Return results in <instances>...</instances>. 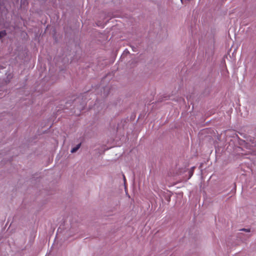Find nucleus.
<instances>
[{"mask_svg":"<svg viewBox=\"0 0 256 256\" xmlns=\"http://www.w3.org/2000/svg\"><path fill=\"white\" fill-rule=\"evenodd\" d=\"M181 1H182V0H180Z\"/></svg>","mask_w":256,"mask_h":256,"instance_id":"5","label":"nucleus"},{"mask_svg":"<svg viewBox=\"0 0 256 256\" xmlns=\"http://www.w3.org/2000/svg\"><path fill=\"white\" fill-rule=\"evenodd\" d=\"M241 230L245 231L246 232H250V229H246V228H242L240 230Z\"/></svg>","mask_w":256,"mask_h":256,"instance_id":"4","label":"nucleus"},{"mask_svg":"<svg viewBox=\"0 0 256 256\" xmlns=\"http://www.w3.org/2000/svg\"><path fill=\"white\" fill-rule=\"evenodd\" d=\"M122 177H123V180H124V182L125 189L126 190V177L124 174H122Z\"/></svg>","mask_w":256,"mask_h":256,"instance_id":"3","label":"nucleus"},{"mask_svg":"<svg viewBox=\"0 0 256 256\" xmlns=\"http://www.w3.org/2000/svg\"><path fill=\"white\" fill-rule=\"evenodd\" d=\"M80 146V144H78L75 147H74L72 148V150H70V152L72 153L76 152L79 149Z\"/></svg>","mask_w":256,"mask_h":256,"instance_id":"1","label":"nucleus"},{"mask_svg":"<svg viewBox=\"0 0 256 256\" xmlns=\"http://www.w3.org/2000/svg\"><path fill=\"white\" fill-rule=\"evenodd\" d=\"M6 34V32L4 31L0 32V38L3 37Z\"/></svg>","mask_w":256,"mask_h":256,"instance_id":"2","label":"nucleus"}]
</instances>
